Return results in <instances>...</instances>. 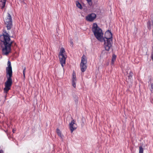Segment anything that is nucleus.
<instances>
[{"label":"nucleus","instance_id":"f257e3e1","mask_svg":"<svg viewBox=\"0 0 153 153\" xmlns=\"http://www.w3.org/2000/svg\"><path fill=\"white\" fill-rule=\"evenodd\" d=\"M7 67L6 68V76L7 80L5 82V88L3 91L4 93L7 94L9 91L10 89L12 84V77L13 75L12 67L10 62L8 60L7 63Z\"/></svg>","mask_w":153,"mask_h":153},{"label":"nucleus","instance_id":"f03ea898","mask_svg":"<svg viewBox=\"0 0 153 153\" xmlns=\"http://www.w3.org/2000/svg\"><path fill=\"white\" fill-rule=\"evenodd\" d=\"M1 41L3 44L1 45L2 54L7 56L11 52L12 42L10 39H3V41L1 40Z\"/></svg>","mask_w":153,"mask_h":153},{"label":"nucleus","instance_id":"7ed1b4c3","mask_svg":"<svg viewBox=\"0 0 153 153\" xmlns=\"http://www.w3.org/2000/svg\"><path fill=\"white\" fill-rule=\"evenodd\" d=\"M5 25L8 30H10L12 26V20L10 15L7 13L4 16Z\"/></svg>","mask_w":153,"mask_h":153},{"label":"nucleus","instance_id":"20e7f679","mask_svg":"<svg viewBox=\"0 0 153 153\" xmlns=\"http://www.w3.org/2000/svg\"><path fill=\"white\" fill-rule=\"evenodd\" d=\"M65 52L64 48H61L59 55V61L62 67L65 64L66 59L67 57V55L65 54Z\"/></svg>","mask_w":153,"mask_h":153},{"label":"nucleus","instance_id":"39448f33","mask_svg":"<svg viewBox=\"0 0 153 153\" xmlns=\"http://www.w3.org/2000/svg\"><path fill=\"white\" fill-rule=\"evenodd\" d=\"M100 41H104V46L105 50L108 51L112 46V39H97Z\"/></svg>","mask_w":153,"mask_h":153},{"label":"nucleus","instance_id":"423d86ee","mask_svg":"<svg viewBox=\"0 0 153 153\" xmlns=\"http://www.w3.org/2000/svg\"><path fill=\"white\" fill-rule=\"evenodd\" d=\"M87 57L85 55H83L81 58V62L80 63L81 69L82 72H84L87 68Z\"/></svg>","mask_w":153,"mask_h":153},{"label":"nucleus","instance_id":"0eeeda50","mask_svg":"<svg viewBox=\"0 0 153 153\" xmlns=\"http://www.w3.org/2000/svg\"><path fill=\"white\" fill-rule=\"evenodd\" d=\"M103 35L102 30L96 24V38H103Z\"/></svg>","mask_w":153,"mask_h":153},{"label":"nucleus","instance_id":"6e6552de","mask_svg":"<svg viewBox=\"0 0 153 153\" xmlns=\"http://www.w3.org/2000/svg\"><path fill=\"white\" fill-rule=\"evenodd\" d=\"M77 125L75 123V121L73 120L71 123H69V128L71 130V133H72L77 128Z\"/></svg>","mask_w":153,"mask_h":153},{"label":"nucleus","instance_id":"1a4fd4ad","mask_svg":"<svg viewBox=\"0 0 153 153\" xmlns=\"http://www.w3.org/2000/svg\"><path fill=\"white\" fill-rule=\"evenodd\" d=\"M15 37V35H11L7 33L5 30L3 31L2 35L0 36V38H10Z\"/></svg>","mask_w":153,"mask_h":153},{"label":"nucleus","instance_id":"9d476101","mask_svg":"<svg viewBox=\"0 0 153 153\" xmlns=\"http://www.w3.org/2000/svg\"><path fill=\"white\" fill-rule=\"evenodd\" d=\"M96 18V14L94 13H91L85 17L86 20L89 22H92Z\"/></svg>","mask_w":153,"mask_h":153},{"label":"nucleus","instance_id":"9b49d317","mask_svg":"<svg viewBox=\"0 0 153 153\" xmlns=\"http://www.w3.org/2000/svg\"><path fill=\"white\" fill-rule=\"evenodd\" d=\"M76 81L75 73L74 72L72 74V83L73 86L74 88L76 87Z\"/></svg>","mask_w":153,"mask_h":153},{"label":"nucleus","instance_id":"f8f14e48","mask_svg":"<svg viewBox=\"0 0 153 153\" xmlns=\"http://www.w3.org/2000/svg\"><path fill=\"white\" fill-rule=\"evenodd\" d=\"M103 38H112V35L109 30H108L105 33V37Z\"/></svg>","mask_w":153,"mask_h":153},{"label":"nucleus","instance_id":"ddd939ff","mask_svg":"<svg viewBox=\"0 0 153 153\" xmlns=\"http://www.w3.org/2000/svg\"><path fill=\"white\" fill-rule=\"evenodd\" d=\"M149 85H150V90L153 93V79H150L149 80Z\"/></svg>","mask_w":153,"mask_h":153},{"label":"nucleus","instance_id":"4468645a","mask_svg":"<svg viewBox=\"0 0 153 153\" xmlns=\"http://www.w3.org/2000/svg\"><path fill=\"white\" fill-rule=\"evenodd\" d=\"M7 0H1L0 1V6L1 8L4 7Z\"/></svg>","mask_w":153,"mask_h":153},{"label":"nucleus","instance_id":"2eb2a0df","mask_svg":"<svg viewBox=\"0 0 153 153\" xmlns=\"http://www.w3.org/2000/svg\"><path fill=\"white\" fill-rule=\"evenodd\" d=\"M117 56H116L114 54H113L112 56V59H111V65H113L115 61L116 60V58Z\"/></svg>","mask_w":153,"mask_h":153},{"label":"nucleus","instance_id":"dca6fc26","mask_svg":"<svg viewBox=\"0 0 153 153\" xmlns=\"http://www.w3.org/2000/svg\"><path fill=\"white\" fill-rule=\"evenodd\" d=\"M56 132L59 136L61 138H62L63 136L62 135L60 131L58 128H57L56 129Z\"/></svg>","mask_w":153,"mask_h":153},{"label":"nucleus","instance_id":"f3484780","mask_svg":"<svg viewBox=\"0 0 153 153\" xmlns=\"http://www.w3.org/2000/svg\"><path fill=\"white\" fill-rule=\"evenodd\" d=\"M96 25L95 23H94L93 26L92 27V30L95 36H96Z\"/></svg>","mask_w":153,"mask_h":153},{"label":"nucleus","instance_id":"a211bd4d","mask_svg":"<svg viewBox=\"0 0 153 153\" xmlns=\"http://www.w3.org/2000/svg\"><path fill=\"white\" fill-rule=\"evenodd\" d=\"M76 5L77 7L80 9H82V7L81 4L78 1L76 2Z\"/></svg>","mask_w":153,"mask_h":153},{"label":"nucleus","instance_id":"6ab92c4d","mask_svg":"<svg viewBox=\"0 0 153 153\" xmlns=\"http://www.w3.org/2000/svg\"><path fill=\"white\" fill-rule=\"evenodd\" d=\"M143 149L142 146H140L139 147V153H143Z\"/></svg>","mask_w":153,"mask_h":153},{"label":"nucleus","instance_id":"aec40b11","mask_svg":"<svg viewBox=\"0 0 153 153\" xmlns=\"http://www.w3.org/2000/svg\"><path fill=\"white\" fill-rule=\"evenodd\" d=\"M133 75V73L131 71H130L129 73V75L128 76V78L131 79Z\"/></svg>","mask_w":153,"mask_h":153},{"label":"nucleus","instance_id":"412c9836","mask_svg":"<svg viewBox=\"0 0 153 153\" xmlns=\"http://www.w3.org/2000/svg\"><path fill=\"white\" fill-rule=\"evenodd\" d=\"M89 5L91 6L92 4V0H87Z\"/></svg>","mask_w":153,"mask_h":153},{"label":"nucleus","instance_id":"4be33fe9","mask_svg":"<svg viewBox=\"0 0 153 153\" xmlns=\"http://www.w3.org/2000/svg\"><path fill=\"white\" fill-rule=\"evenodd\" d=\"M26 67H25L23 70V75L24 78H25V70H26Z\"/></svg>","mask_w":153,"mask_h":153},{"label":"nucleus","instance_id":"5701e85b","mask_svg":"<svg viewBox=\"0 0 153 153\" xmlns=\"http://www.w3.org/2000/svg\"><path fill=\"white\" fill-rule=\"evenodd\" d=\"M101 13V11L100 9H97V15H100Z\"/></svg>","mask_w":153,"mask_h":153},{"label":"nucleus","instance_id":"b1692460","mask_svg":"<svg viewBox=\"0 0 153 153\" xmlns=\"http://www.w3.org/2000/svg\"><path fill=\"white\" fill-rule=\"evenodd\" d=\"M147 24H148V28H149V27L150 28V27H151L150 21H149L148 22Z\"/></svg>","mask_w":153,"mask_h":153},{"label":"nucleus","instance_id":"393cba45","mask_svg":"<svg viewBox=\"0 0 153 153\" xmlns=\"http://www.w3.org/2000/svg\"><path fill=\"white\" fill-rule=\"evenodd\" d=\"M70 46L71 47H73V42L71 40V41H70Z\"/></svg>","mask_w":153,"mask_h":153},{"label":"nucleus","instance_id":"a878e982","mask_svg":"<svg viewBox=\"0 0 153 153\" xmlns=\"http://www.w3.org/2000/svg\"><path fill=\"white\" fill-rule=\"evenodd\" d=\"M151 58L152 59V61H153V53H152L151 54Z\"/></svg>","mask_w":153,"mask_h":153},{"label":"nucleus","instance_id":"bb28decb","mask_svg":"<svg viewBox=\"0 0 153 153\" xmlns=\"http://www.w3.org/2000/svg\"><path fill=\"white\" fill-rule=\"evenodd\" d=\"M0 153H3V151L2 150H0Z\"/></svg>","mask_w":153,"mask_h":153},{"label":"nucleus","instance_id":"cd10ccee","mask_svg":"<svg viewBox=\"0 0 153 153\" xmlns=\"http://www.w3.org/2000/svg\"><path fill=\"white\" fill-rule=\"evenodd\" d=\"M14 129H13V133H15V132H14Z\"/></svg>","mask_w":153,"mask_h":153},{"label":"nucleus","instance_id":"c85d7f7f","mask_svg":"<svg viewBox=\"0 0 153 153\" xmlns=\"http://www.w3.org/2000/svg\"><path fill=\"white\" fill-rule=\"evenodd\" d=\"M22 2V3H23L24 4H25V2H24L23 1Z\"/></svg>","mask_w":153,"mask_h":153}]
</instances>
